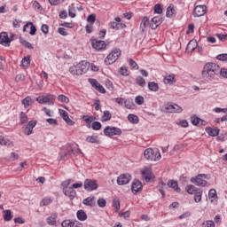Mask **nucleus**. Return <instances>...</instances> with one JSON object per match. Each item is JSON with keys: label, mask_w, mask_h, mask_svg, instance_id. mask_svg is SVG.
I'll return each mask as SVG.
<instances>
[{"label": "nucleus", "mask_w": 227, "mask_h": 227, "mask_svg": "<svg viewBox=\"0 0 227 227\" xmlns=\"http://www.w3.org/2000/svg\"><path fill=\"white\" fill-rule=\"evenodd\" d=\"M217 74H219V66L215 63H207L201 72L202 77L206 81H213Z\"/></svg>", "instance_id": "nucleus-1"}, {"label": "nucleus", "mask_w": 227, "mask_h": 227, "mask_svg": "<svg viewBox=\"0 0 227 227\" xmlns=\"http://www.w3.org/2000/svg\"><path fill=\"white\" fill-rule=\"evenodd\" d=\"M89 68L90 63H88L86 60H82L76 66H72L69 68V72L72 74V75H82V74H86L88 72Z\"/></svg>", "instance_id": "nucleus-2"}, {"label": "nucleus", "mask_w": 227, "mask_h": 227, "mask_svg": "<svg viewBox=\"0 0 227 227\" xmlns=\"http://www.w3.org/2000/svg\"><path fill=\"white\" fill-rule=\"evenodd\" d=\"M90 43L92 49H94L97 52H102V51H106L107 49V44L105 41L98 40L95 36L90 38Z\"/></svg>", "instance_id": "nucleus-3"}, {"label": "nucleus", "mask_w": 227, "mask_h": 227, "mask_svg": "<svg viewBox=\"0 0 227 227\" xmlns=\"http://www.w3.org/2000/svg\"><path fill=\"white\" fill-rule=\"evenodd\" d=\"M36 102L38 104H47L48 106H54V100H56V96L52 94H45L36 98Z\"/></svg>", "instance_id": "nucleus-4"}, {"label": "nucleus", "mask_w": 227, "mask_h": 227, "mask_svg": "<svg viewBox=\"0 0 227 227\" xmlns=\"http://www.w3.org/2000/svg\"><path fill=\"white\" fill-rule=\"evenodd\" d=\"M144 156L147 160H160V153L159 151H155L152 148L145 149L144 152Z\"/></svg>", "instance_id": "nucleus-5"}, {"label": "nucleus", "mask_w": 227, "mask_h": 227, "mask_svg": "<svg viewBox=\"0 0 227 227\" xmlns=\"http://www.w3.org/2000/svg\"><path fill=\"white\" fill-rule=\"evenodd\" d=\"M121 55V51H120V49H114L105 59V64L106 65H113V63H115Z\"/></svg>", "instance_id": "nucleus-6"}, {"label": "nucleus", "mask_w": 227, "mask_h": 227, "mask_svg": "<svg viewBox=\"0 0 227 227\" xmlns=\"http://www.w3.org/2000/svg\"><path fill=\"white\" fill-rule=\"evenodd\" d=\"M203 178L204 179L207 178V175L199 174L197 176L192 177L191 182L192 184H194L198 187H207V185L208 184V182L205 181Z\"/></svg>", "instance_id": "nucleus-7"}, {"label": "nucleus", "mask_w": 227, "mask_h": 227, "mask_svg": "<svg viewBox=\"0 0 227 227\" xmlns=\"http://www.w3.org/2000/svg\"><path fill=\"white\" fill-rule=\"evenodd\" d=\"M103 132L105 136H107L108 137H113V136H121V129L116 127L106 126Z\"/></svg>", "instance_id": "nucleus-8"}, {"label": "nucleus", "mask_w": 227, "mask_h": 227, "mask_svg": "<svg viewBox=\"0 0 227 227\" xmlns=\"http://www.w3.org/2000/svg\"><path fill=\"white\" fill-rule=\"evenodd\" d=\"M85 191L91 192V191H97L98 189V184L96 180L86 179L83 185Z\"/></svg>", "instance_id": "nucleus-9"}, {"label": "nucleus", "mask_w": 227, "mask_h": 227, "mask_svg": "<svg viewBox=\"0 0 227 227\" xmlns=\"http://www.w3.org/2000/svg\"><path fill=\"white\" fill-rule=\"evenodd\" d=\"M130 180H132V176H130V174H121L117 177V184L118 185H127Z\"/></svg>", "instance_id": "nucleus-10"}, {"label": "nucleus", "mask_w": 227, "mask_h": 227, "mask_svg": "<svg viewBox=\"0 0 227 227\" xmlns=\"http://www.w3.org/2000/svg\"><path fill=\"white\" fill-rule=\"evenodd\" d=\"M162 22H164V19L162 17L155 16L149 22V27L151 29H157V27H160Z\"/></svg>", "instance_id": "nucleus-11"}, {"label": "nucleus", "mask_w": 227, "mask_h": 227, "mask_svg": "<svg viewBox=\"0 0 227 227\" xmlns=\"http://www.w3.org/2000/svg\"><path fill=\"white\" fill-rule=\"evenodd\" d=\"M131 191L133 194L141 192V191H143V183L137 179H134L131 184Z\"/></svg>", "instance_id": "nucleus-12"}, {"label": "nucleus", "mask_w": 227, "mask_h": 227, "mask_svg": "<svg viewBox=\"0 0 227 227\" xmlns=\"http://www.w3.org/2000/svg\"><path fill=\"white\" fill-rule=\"evenodd\" d=\"M207 13L206 5H197L193 10V17H203Z\"/></svg>", "instance_id": "nucleus-13"}, {"label": "nucleus", "mask_w": 227, "mask_h": 227, "mask_svg": "<svg viewBox=\"0 0 227 227\" xmlns=\"http://www.w3.org/2000/svg\"><path fill=\"white\" fill-rule=\"evenodd\" d=\"M82 203L86 207H90L91 208H93V207L97 205V197H95L94 195H90V197L84 199L82 200Z\"/></svg>", "instance_id": "nucleus-14"}, {"label": "nucleus", "mask_w": 227, "mask_h": 227, "mask_svg": "<svg viewBox=\"0 0 227 227\" xmlns=\"http://www.w3.org/2000/svg\"><path fill=\"white\" fill-rule=\"evenodd\" d=\"M59 114L62 117V119L64 120V121H66V123H67V125H74L75 122L74 121H72V119H70V117L68 116V112L63 110V109H59Z\"/></svg>", "instance_id": "nucleus-15"}, {"label": "nucleus", "mask_w": 227, "mask_h": 227, "mask_svg": "<svg viewBox=\"0 0 227 227\" xmlns=\"http://www.w3.org/2000/svg\"><path fill=\"white\" fill-rule=\"evenodd\" d=\"M36 123H38V121H34V120L29 121L28 124L27 125V127L24 129L26 136H31V134H33V129H35V127H36Z\"/></svg>", "instance_id": "nucleus-16"}, {"label": "nucleus", "mask_w": 227, "mask_h": 227, "mask_svg": "<svg viewBox=\"0 0 227 227\" xmlns=\"http://www.w3.org/2000/svg\"><path fill=\"white\" fill-rule=\"evenodd\" d=\"M63 192L65 196H67L68 198H70V200H74V198L77 196V192H75V190L72 186L63 188Z\"/></svg>", "instance_id": "nucleus-17"}, {"label": "nucleus", "mask_w": 227, "mask_h": 227, "mask_svg": "<svg viewBox=\"0 0 227 227\" xmlns=\"http://www.w3.org/2000/svg\"><path fill=\"white\" fill-rule=\"evenodd\" d=\"M12 42V39L8 37V33L2 32L0 33V44L1 45H10V43Z\"/></svg>", "instance_id": "nucleus-18"}, {"label": "nucleus", "mask_w": 227, "mask_h": 227, "mask_svg": "<svg viewBox=\"0 0 227 227\" xmlns=\"http://www.w3.org/2000/svg\"><path fill=\"white\" fill-rule=\"evenodd\" d=\"M205 131L208 136H211V137H216V136H219L221 129L219 128L206 127Z\"/></svg>", "instance_id": "nucleus-19"}, {"label": "nucleus", "mask_w": 227, "mask_h": 227, "mask_svg": "<svg viewBox=\"0 0 227 227\" xmlns=\"http://www.w3.org/2000/svg\"><path fill=\"white\" fill-rule=\"evenodd\" d=\"M82 120L86 122L88 129H91V123L97 120V117L93 115H82Z\"/></svg>", "instance_id": "nucleus-20"}, {"label": "nucleus", "mask_w": 227, "mask_h": 227, "mask_svg": "<svg viewBox=\"0 0 227 227\" xmlns=\"http://www.w3.org/2000/svg\"><path fill=\"white\" fill-rule=\"evenodd\" d=\"M141 175H142V178H144L145 182H150V180H152L153 174L150 168H145L144 170H141Z\"/></svg>", "instance_id": "nucleus-21"}, {"label": "nucleus", "mask_w": 227, "mask_h": 227, "mask_svg": "<svg viewBox=\"0 0 227 227\" xmlns=\"http://www.w3.org/2000/svg\"><path fill=\"white\" fill-rule=\"evenodd\" d=\"M109 27H111V29H116L118 31L120 29H125V27H127V25H125L124 23H118L116 21H111L109 23Z\"/></svg>", "instance_id": "nucleus-22"}, {"label": "nucleus", "mask_w": 227, "mask_h": 227, "mask_svg": "<svg viewBox=\"0 0 227 227\" xmlns=\"http://www.w3.org/2000/svg\"><path fill=\"white\" fill-rule=\"evenodd\" d=\"M167 111H168V113H182V107L176 104L174 105H168L167 106Z\"/></svg>", "instance_id": "nucleus-23"}, {"label": "nucleus", "mask_w": 227, "mask_h": 227, "mask_svg": "<svg viewBox=\"0 0 227 227\" xmlns=\"http://www.w3.org/2000/svg\"><path fill=\"white\" fill-rule=\"evenodd\" d=\"M208 198L211 201V203H217V192L215 189H210L208 192Z\"/></svg>", "instance_id": "nucleus-24"}, {"label": "nucleus", "mask_w": 227, "mask_h": 227, "mask_svg": "<svg viewBox=\"0 0 227 227\" xmlns=\"http://www.w3.org/2000/svg\"><path fill=\"white\" fill-rule=\"evenodd\" d=\"M168 187H170L171 189H174L176 192H180L181 189L178 187V182L175 180H168L167 184Z\"/></svg>", "instance_id": "nucleus-25"}, {"label": "nucleus", "mask_w": 227, "mask_h": 227, "mask_svg": "<svg viewBox=\"0 0 227 227\" xmlns=\"http://www.w3.org/2000/svg\"><path fill=\"white\" fill-rule=\"evenodd\" d=\"M58 219V213H53L51 214V216H49L47 218V223L50 225V226H56V221Z\"/></svg>", "instance_id": "nucleus-26"}, {"label": "nucleus", "mask_w": 227, "mask_h": 227, "mask_svg": "<svg viewBox=\"0 0 227 227\" xmlns=\"http://www.w3.org/2000/svg\"><path fill=\"white\" fill-rule=\"evenodd\" d=\"M76 216L79 221H86L88 219V215L82 209L77 211Z\"/></svg>", "instance_id": "nucleus-27"}, {"label": "nucleus", "mask_w": 227, "mask_h": 227, "mask_svg": "<svg viewBox=\"0 0 227 227\" xmlns=\"http://www.w3.org/2000/svg\"><path fill=\"white\" fill-rule=\"evenodd\" d=\"M176 13V11H175V7L174 5L171 4L168 8H167V12H166V17H168V19H171L173 17V15H175Z\"/></svg>", "instance_id": "nucleus-28"}, {"label": "nucleus", "mask_w": 227, "mask_h": 227, "mask_svg": "<svg viewBox=\"0 0 227 227\" xmlns=\"http://www.w3.org/2000/svg\"><path fill=\"white\" fill-rule=\"evenodd\" d=\"M53 199L52 197H45L40 202V207H49L51 203H52Z\"/></svg>", "instance_id": "nucleus-29"}, {"label": "nucleus", "mask_w": 227, "mask_h": 227, "mask_svg": "<svg viewBox=\"0 0 227 227\" xmlns=\"http://www.w3.org/2000/svg\"><path fill=\"white\" fill-rule=\"evenodd\" d=\"M86 141L87 143L100 145V140L98 139V136H89L86 137Z\"/></svg>", "instance_id": "nucleus-30"}, {"label": "nucleus", "mask_w": 227, "mask_h": 227, "mask_svg": "<svg viewBox=\"0 0 227 227\" xmlns=\"http://www.w3.org/2000/svg\"><path fill=\"white\" fill-rule=\"evenodd\" d=\"M79 223L78 221H73V220H64L61 223L62 227H74L75 223Z\"/></svg>", "instance_id": "nucleus-31"}, {"label": "nucleus", "mask_w": 227, "mask_h": 227, "mask_svg": "<svg viewBox=\"0 0 227 227\" xmlns=\"http://www.w3.org/2000/svg\"><path fill=\"white\" fill-rule=\"evenodd\" d=\"M148 89L150 90V91L157 92V91H159V83H157L155 82H149Z\"/></svg>", "instance_id": "nucleus-32"}, {"label": "nucleus", "mask_w": 227, "mask_h": 227, "mask_svg": "<svg viewBox=\"0 0 227 227\" xmlns=\"http://www.w3.org/2000/svg\"><path fill=\"white\" fill-rule=\"evenodd\" d=\"M59 160H67L70 157V150L67 149L66 151H62L59 153Z\"/></svg>", "instance_id": "nucleus-33"}, {"label": "nucleus", "mask_w": 227, "mask_h": 227, "mask_svg": "<svg viewBox=\"0 0 227 227\" xmlns=\"http://www.w3.org/2000/svg\"><path fill=\"white\" fill-rule=\"evenodd\" d=\"M113 118L111 112L108 110L104 111L103 115L101 117V121H109Z\"/></svg>", "instance_id": "nucleus-34"}, {"label": "nucleus", "mask_w": 227, "mask_h": 227, "mask_svg": "<svg viewBox=\"0 0 227 227\" xmlns=\"http://www.w3.org/2000/svg\"><path fill=\"white\" fill-rule=\"evenodd\" d=\"M185 191L186 192H188V194H195L198 190V188H196V186L192 185V184H188L185 187Z\"/></svg>", "instance_id": "nucleus-35"}, {"label": "nucleus", "mask_w": 227, "mask_h": 227, "mask_svg": "<svg viewBox=\"0 0 227 227\" xmlns=\"http://www.w3.org/2000/svg\"><path fill=\"white\" fill-rule=\"evenodd\" d=\"M29 65H31V57L30 56H27L24 57L21 60V64L20 67H29Z\"/></svg>", "instance_id": "nucleus-36"}, {"label": "nucleus", "mask_w": 227, "mask_h": 227, "mask_svg": "<svg viewBox=\"0 0 227 227\" xmlns=\"http://www.w3.org/2000/svg\"><path fill=\"white\" fill-rule=\"evenodd\" d=\"M191 121H192V124L194 125V127H199L200 123L201 121V118H200L196 114H194L191 117Z\"/></svg>", "instance_id": "nucleus-37"}, {"label": "nucleus", "mask_w": 227, "mask_h": 227, "mask_svg": "<svg viewBox=\"0 0 227 227\" xmlns=\"http://www.w3.org/2000/svg\"><path fill=\"white\" fill-rule=\"evenodd\" d=\"M20 42L21 45L26 47V49H30V50L35 49V47L33 46V44H31V43L24 40L22 37H20Z\"/></svg>", "instance_id": "nucleus-38"}, {"label": "nucleus", "mask_w": 227, "mask_h": 227, "mask_svg": "<svg viewBox=\"0 0 227 227\" xmlns=\"http://www.w3.org/2000/svg\"><path fill=\"white\" fill-rule=\"evenodd\" d=\"M128 120L130 121V123H139V117L133 114H129L128 115Z\"/></svg>", "instance_id": "nucleus-39"}, {"label": "nucleus", "mask_w": 227, "mask_h": 227, "mask_svg": "<svg viewBox=\"0 0 227 227\" xmlns=\"http://www.w3.org/2000/svg\"><path fill=\"white\" fill-rule=\"evenodd\" d=\"M198 47V43L194 40H192L187 44V51H194Z\"/></svg>", "instance_id": "nucleus-40"}, {"label": "nucleus", "mask_w": 227, "mask_h": 227, "mask_svg": "<svg viewBox=\"0 0 227 227\" xmlns=\"http://www.w3.org/2000/svg\"><path fill=\"white\" fill-rule=\"evenodd\" d=\"M13 216L12 215V210L7 209L4 211V221H12Z\"/></svg>", "instance_id": "nucleus-41"}, {"label": "nucleus", "mask_w": 227, "mask_h": 227, "mask_svg": "<svg viewBox=\"0 0 227 227\" xmlns=\"http://www.w3.org/2000/svg\"><path fill=\"white\" fill-rule=\"evenodd\" d=\"M136 82L138 86H141V88H145V86H146V81H145V78L142 76H137L136 78Z\"/></svg>", "instance_id": "nucleus-42"}, {"label": "nucleus", "mask_w": 227, "mask_h": 227, "mask_svg": "<svg viewBox=\"0 0 227 227\" xmlns=\"http://www.w3.org/2000/svg\"><path fill=\"white\" fill-rule=\"evenodd\" d=\"M175 82V75L168 74L164 78L165 84H173Z\"/></svg>", "instance_id": "nucleus-43"}, {"label": "nucleus", "mask_w": 227, "mask_h": 227, "mask_svg": "<svg viewBox=\"0 0 227 227\" xmlns=\"http://www.w3.org/2000/svg\"><path fill=\"white\" fill-rule=\"evenodd\" d=\"M194 194L195 203H200L201 201V196H203V191H197Z\"/></svg>", "instance_id": "nucleus-44"}, {"label": "nucleus", "mask_w": 227, "mask_h": 227, "mask_svg": "<svg viewBox=\"0 0 227 227\" xmlns=\"http://www.w3.org/2000/svg\"><path fill=\"white\" fill-rule=\"evenodd\" d=\"M149 20H150L146 16H145L142 19V22L140 24V28L142 29L143 32H145V29L146 28V25L148 24Z\"/></svg>", "instance_id": "nucleus-45"}, {"label": "nucleus", "mask_w": 227, "mask_h": 227, "mask_svg": "<svg viewBox=\"0 0 227 227\" xmlns=\"http://www.w3.org/2000/svg\"><path fill=\"white\" fill-rule=\"evenodd\" d=\"M90 128H92V130H100L102 129V123L100 121H93Z\"/></svg>", "instance_id": "nucleus-46"}, {"label": "nucleus", "mask_w": 227, "mask_h": 227, "mask_svg": "<svg viewBox=\"0 0 227 227\" xmlns=\"http://www.w3.org/2000/svg\"><path fill=\"white\" fill-rule=\"evenodd\" d=\"M164 186H166V183H161L157 186L159 192H160L162 198H166V192H164Z\"/></svg>", "instance_id": "nucleus-47"}, {"label": "nucleus", "mask_w": 227, "mask_h": 227, "mask_svg": "<svg viewBox=\"0 0 227 227\" xmlns=\"http://www.w3.org/2000/svg\"><path fill=\"white\" fill-rule=\"evenodd\" d=\"M129 67L132 68V70H139V66H137V63L134 61V59H129Z\"/></svg>", "instance_id": "nucleus-48"}, {"label": "nucleus", "mask_w": 227, "mask_h": 227, "mask_svg": "<svg viewBox=\"0 0 227 227\" xmlns=\"http://www.w3.org/2000/svg\"><path fill=\"white\" fill-rule=\"evenodd\" d=\"M58 100H59V102H64V104H68V102H70V99L68 98V97L63 94L59 95Z\"/></svg>", "instance_id": "nucleus-49"}, {"label": "nucleus", "mask_w": 227, "mask_h": 227, "mask_svg": "<svg viewBox=\"0 0 227 227\" xmlns=\"http://www.w3.org/2000/svg\"><path fill=\"white\" fill-rule=\"evenodd\" d=\"M20 121L22 125H24V123H26L27 121V115L26 114V113H24V112L20 113Z\"/></svg>", "instance_id": "nucleus-50"}, {"label": "nucleus", "mask_w": 227, "mask_h": 227, "mask_svg": "<svg viewBox=\"0 0 227 227\" xmlns=\"http://www.w3.org/2000/svg\"><path fill=\"white\" fill-rule=\"evenodd\" d=\"M113 207L116 212V214H118V212H120V200L114 199L113 200Z\"/></svg>", "instance_id": "nucleus-51"}, {"label": "nucleus", "mask_w": 227, "mask_h": 227, "mask_svg": "<svg viewBox=\"0 0 227 227\" xmlns=\"http://www.w3.org/2000/svg\"><path fill=\"white\" fill-rule=\"evenodd\" d=\"M135 102L137 106H143V104H145V98L143 96H137L135 98Z\"/></svg>", "instance_id": "nucleus-52"}, {"label": "nucleus", "mask_w": 227, "mask_h": 227, "mask_svg": "<svg viewBox=\"0 0 227 227\" xmlns=\"http://www.w3.org/2000/svg\"><path fill=\"white\" fill-rule=\"evenodd\" d=\"M154 13H157L158 15L162 13V5H160V4H156L154 5Z\"/></svg>", "instance_id": "nucleus-53"}, {"label": "nucleus", "mask_w": 227, "mask_h": 227, "mask_svg": "<svg viewBox=\"0 0 227 227\" xmlns=\"http://www.w3.org/2000/svg\"><path fill=\"white\" fill-rule=\"evenodd\" d=\"M2 145L4 146H13V142H12L10 139L8 138H3V141H2Z\"/></svg>", "instance_id": "nucleus-54"}, {"label": "nucleus", "mask_w": 227, "mask_h": 227, "mask_svg": "<svg viewBox=\"0 0 227 227\" xmlns=\"http://www.w3.org/2000/svg\"><path fill=\"white\" fill-rule=\"evenodd\" d=\"M202 226H205V227H215V223H214V221H212V220H207L206 222H204L202 223Z\"/></svg>", "instance_id": "nucleus-55"}, {"label": "nucleus", "mask_w": 227, "mask_h": 227, "mask_svg": "<svg viewBox=\"0 0 227 227\" xmlns=\"http://www.w3.org/2000/svg\"><path fill=\"white\" fill-rule=\"evenodd\" d=\"M107 205V201H106V199H98V206L100 208H104Z\"/></svg>", "instance_id": "nucleus-56"}, {"label": "nucleus", "mask_w": 227, "mask_h": 227, "mask_svg": "<svg viewBox=\"0 0 227 227\" xmlns=\"http://www.w3.org/2000/svg\"><path fill=\"white\" fill-rule=\"evenodd\" d=\"M22 104L25 106V107H29V106H31V98L29 97L25 98L22 100Z\"/></svg>", "instance_id": "nucleus-57"}, {"label": "nucleus", "mask_w": 227, "mask_h": 227, "mask_svg": "<svg viewBox=\"0 0 227 227\" xmlns=\"http://www.w3.org/2000/svg\"><path fill=\"white\" fill-rule=\"evenodd\" d=\"M95 20H97V16L95 14H90L87 18V21L90 24H95Z\"/></svg>", "instance_id": "nucleus-58"}, {"label": "nucleus", "mask_w": 227, "mask_h": 227, "mask_svg": "<svg viewBox=\"0 0 227 227\" xmlns=\"http://www.w3.org/2000/svg\"><path fill=\"white\" fill-rule=\"evenodd\" d=\"M119 72L121 75H124L126 77L129 75V69H127V67H121Z\"/></svg>", "instance_id": "nucleus-59"}, {"label": "nucleus", "mask_w": 227, "mask_h": 227, "mask_svg": "<svg viewBox=\"0 0 227 227\" xmlns=\"http://www.w3.org/2000/svg\"><path fill=\"white\" fill-rule=\"evenodd\" d=\"M124 106H125L126 109H132V107H134V103L131 102L130 100H125Z\"/></svg>", "instance_id": "nucleus-60"}, {"label": "nucleus", "mask_w": 227, "mask_h": 227, "mask_svg": "<svg viewBox=\"0 0 227 227\" xmlns=\"http://www.w3.org/2000/svg\"><path fill=\"white\" fill-rule=\"evenodd\" d=\"M216 59H218L219 61H227V53L219 54L216 57Z\"/></svg>", "instance_id": "nucleus-61"}, {"label": "nucleus", "mask_w": 227, "mask_h": 227, "mask_svg": "<svg viewBox=\"0 0 227 227\" xmlns=\"http://www.w3.org/2000/svg\"><path fill=\"white\" fill-rule=\"evenodd\" d=\"M216 139H217V141H222V142L226 141L227 132H224V133L221 134L220 136L217 137Z\"/></svg>", "instance_id": "nucleus-62"}, {"label": "nucleus", "mask_w": 227, "mask_h": 227, "mask_svg": "<svg viewBox=\"0 0 227 227\" xmlns=\"http://www.w3.org/2000/svg\"><path fill=\"white\" fill-rule=\"evenodd\" d=\"M216 36L221 42H226L227 40V34H216Z\"/></svg>", "instance_id": "nucleus-63"}, {"label": "nucleus", "mask_w": 227, "mask_h": 227, "mask_svg": "<svg viewBox=\"0 0 227 227\" xmlns=\"http://www.w3.org/2000/svg\"><path fill=\"white\" fill-rule=\"evenodd\" d=\"M95 90L99 93H103V94L106 93V89L100 83L98 86H96Z\"/></svg>", "instance_id": "nucleus-64"}]
</instances>
